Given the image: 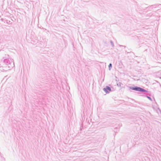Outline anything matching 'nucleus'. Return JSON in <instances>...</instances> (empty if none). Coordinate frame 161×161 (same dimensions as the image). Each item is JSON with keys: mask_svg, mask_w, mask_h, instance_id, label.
I'll return each instance as SVG.
<instances>
[{"mask_svg": "<svg viewBox=\"0 0 161 161\" xmlns=\"http://www.w3.org/2000/svg\"><path fill=\"white\" fill-rule=\"evenodd\" d=\"M132 90H136L138 91H140V92H146V91L139 87H132L131 88Z\"/></svg>", "mask_w": 161, "mask_h": 161, "instance_id": "f257e3e1", "label": "nucleus"}, {"mask_svg": "<svg viewBox=\"0 0 161 161\" xmlns=\"http://www.w3.org/2000/svg\"><path fill=\"white\" fill-rule=\"evenodd\" d=\"M103 90L106 93H108L109 92L111 91V90L110 87L108 86H107L106 88L103 89Z\"/></svg>", "mask_w": 161, "mask_h": 161, "instance_id": "f03ea898", "label": "nucleus"}, {"mask_svg": "<svg viewBox=\"0 0 161 161\" xmlns=\"http://www.w3.org/2000/svg\"><path fill=\"white\" fill-rule=\"evenodd\" d=\"M112 67V64H109V67Z\"/></svg>", "mask_w": 161, "mask_h": 161, "instance_id": "7ed1b4c3", "label": "nucleus"}, {"mask_svg": "<svg viewBox=\"0 0 161 161\" xmlns=\"http://www.w3.org/2000/svg\"><path fill=\"white\" fill-rule=\"evenodd\" d=\"M147 97V98H148V99H150V100H151V98L150 97Z\"/></svg>", "mask_w": 161, "mask_h": 161, "instance_id": "20e7f679", "label": "nucleus"}]
</instances>
